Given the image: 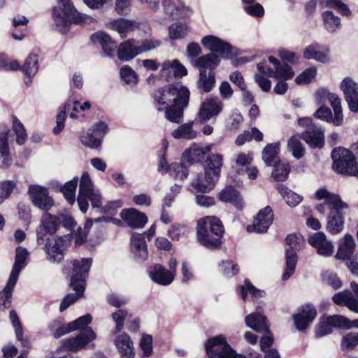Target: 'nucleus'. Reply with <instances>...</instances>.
<instances>
[{
    "mask_svg": "<svg viewBox=\"0 0 358 358\" xmlns=\"http://www.w3.org/2000/svg\"><path fill=\"white\" fill-rule=\"evenodd\" d=\"M219 267L222 274L227 278L233 277L239 271L238 265L231 260L222 261Z\"/></svg>",
    "mask_w": 358,
    "mask_h": 358,
    "instance_id": "nucleus-63",
    "label": "nucleus"
},
{
    "mask_svg": "<svg viewBox=\"0 0 358 358\" xmlns=\"http://www.w3.org/2000/svg\"><path fill=\"white\" fill-rule=\"evenodd\" d=\"M117 55L120 61H129L140 55L136 40L129 39L117 46Z\"/></svg>",
    "mask_w": 358,
    "mask_h": 358,
    "instance_id": "nucleus-27",
    "label": "nucleus"
},
{
    "mask_svg": "<svg viewBox=\"0 0 358 358\" xmlns=\"http://www.w3.org/2000/svg\"><path fill=\"white\" fill-rule=\"evenodd\" d=\"M302 138L310 147L320 148L324 143V131L321 128L312 126L303 134Z\"/></svg>",
    "mask_w": 358,
    "mask_h": 358,
    "instance_id": "nucleus-33",
    "label": "nucleus"
},
{
    "mask_svg": "<svg viewBox=\"0 0 358 358\" xmlns=\"http://www.w3.org/2000/svg\"><path fill=\"white\" fill-rule=\"evenodd\" d=\"M16 284L14 281L13 283L10 284V279H8L6 286L0 292V307L3 308H9L11 303V296L13 289Z\"/></svg>",
    "mask_w": 358,
    "mask_h": 358,
    "instance_id": "nucleus-57",
    "label": "nucleus"
},
{
    "mask_svg": "<svg viewBox=\"0 0 358 358\" xmlns=\"http://www.w3.org/2000/svg\"><path fill=\"white\" fill-rule=\"evenodd\" d=\"M130 246L136 261L143 262L148 258L147 245L142 234L134 233L131 237Z\"/></svg>",
    "mask_w": 358,
    "mask_h": 358,
    "instance_id": "nucleus-23",
    "label": "nucleus"
},
{
    "mask_svg": "<svg viewBox=\"0 0 358 358\" xmlns=\"http://www.w3.org/2000/svg\"><path fill=\"white\" fill-rule=\"evenodd\" d=\"M216 179L212 174L204 170V173H199L193 180L191 186L198 192H209L213 188Z\"/></svg>",
    "mask_w": 358,
    "mask_h": 358,
    "instance_id": "nucleus-32",
    "label": "nucleus"
},
{
    "mask_svg": "<svg viewBox=\"0 0 358 358\" xmlns=\"http://www.w3.org/2000/svg\"><path fill=\"white\" fill-rule=\"evenodd\" d=\"M140 55L143 52L153 51L159 48L162 42L156 38H146L137 41Z\"/></svg>",
    "mask_w": 358,
    "mask_h": 358,
    "instance_id": "nucleus-50",
    "label": "nucleus"
},
{
    "mask_svg": "<svg viewBox=\"0 0 358 358\" xmlns=\"http://www.w3.org/2000/svg\"><path fill=\"white\" fill-rule=\"evenodd\" d=\"M215 83V73L209 71L208 73L204 71H200L199 78L197 81V87L204 92H210Z\"/></svg>",
    "mask_w": 358,
    "mask_h": 358,
    "instance_id": "nucleus-44",
    "label": "nucleus"
},
{
    "mask_svg": "<svg viewBox=\"0 0 358 358\" xmlns=\"http://www.w3.org/2000/svg\"><path fill=\"white\" fill-rule=\"evenodd\" d=\"M10 319L15 329L17 339L22 343L24 346H27L29 342L23 338V329L20 320L14 310L10 312Z\"/></svg>",
    "mask_w": 358,
    "mask_h": 358,
    "instance_id": "nucleus-58",
    "label": "nucleus"
},
{
    "mask_svg": "<svg viewBox=\"0 0 358 358\" xmlns=\"http://www.w3.org/2000/svg\"><path fill=\"white\" fill-rule=\"evenodd\" d=\"M328 50L318 44H312L304 50L303 55L306 59H313L325 63L328 61Z\"/></svg>",
    "mask_w": 358,
    "mask_h": 358,
    "instance_id": "nucleus-37",
    "label": "nucleus"
},
{
    "mask_svg": "<svg viewBox=\"0 0 358 358\" xmlns=\"http://www.w3.org/2000/svg\"><path fill=\"white\" fill-rule=\"evenodd\" d=\"M241 297L243 300H246L248 294H250L252 298L257 299L262 297L264 292L255 288L251 283L245 280V285L241 287Z\"/></svg>",
    "mask_w": 358,
    "mask_h": 358,
    "instance_id": "nucleus-61",
    "label": "nucleus"
},
{
    "mask_svg": "<svg viewBox=\"0 0 358 358\" xmlns=\"http://www.w3.org/2000/svg\"><path fill=\"white\" fill-rule=\"evenodd\" d=\"M76 291V294H67L62 300L59 310L61 312L65 310L68 307H69L72 303L76 301L78 299L81 298L84 294L85 287H80L78 289H73Z\"/></svg>",
    "mask_w": 358,
    "mask_h": 358,
    "instance_id": "nucleus-60",
    "label": "nucleus"
},
{
    "mask_svg": "<svg viewBox=\"0 0 358 358\" xmlns=\"http://www.w3.org/2000/svg\"><path fill=\"white\" fill-rule=\"evenodd\" d=\"M162 6L165 14L174 18L186 17L190 13L189 9L181 3L179 0H163Z\"/></svg>",
    "mask_w": 358,
    "mask_h": 358,
    "instance_id": "nucleus-28",
    "label": "nucleus"
},
{
    "mask_svg": "<svg viewBox=\"0 0 358 358\" xmlns=\"http://www.w3.org/2000/svg\"><path fill=\"white\" fill-rule=\"evenodd\" d=\"M358 345V333L351 332L343 336L341 347L343 350H352Z\"/></svg>",
    "mask_w": 358,
    "mask_h": 358,
    "instance_id": "nucleus-64",
    "label": "nucleus"
},
{
    "mask_svg": "<svg viewBox=\"0 0 358 358\" xmlns=\"http://www.w3.org/2000/svg\"><path fill=\"white\" fill-rule=\"evenodd\" d=\"M268 61L273 65L274 69L267 67L264 62H262L257 64V69L260 73L268 77L282 80L289 79L294 76V72L287 64H280L278 60L273 56L268 57Z\"/></svg>",
    "mask_w": 358,
    "mask_h": 358,
    "instance_id": "nucleus-8",
    "label": "nucleus"
},
{
    "mask_svg": "<svg viewBox=\"0 0 358 358\" xmlns=\"http://www.w3.org/2000/svg\"><path fill=\"white\" fill-rule=\"evenodd\" d=\"M308 241L317 250V252L320 255L324 257L332 255L334 247L332 243L327 238L324 233L321 231L315 233L310 236Z\"/></svg>",
    "mask_w": 358,
    "mask_h": 358,
    "instance_id": "nucleus-20",
    "label": "nucleus"
},
{
    "mask_svg": "<svg viewBox=\"0 0 358 358\" xmlns=\"http://www.w3.org/2000/svg\"><path fill=\"white\" fill-rule=\"evenodd\" d=\"M222 166V156L218 154L210 156L206 160L205 171L212 174L213 177L217 178L220 173V169Z\"/></svg>",
    "mask_w": 358,
    "mask_h": 358,
    "instance_id": "nucleus-46",
    "label": "nucleus"
},
{
    "mask_svg": "<svg viewBox=\"0 0 358 358\" xmlns=\"http://www.w3.org/2000/svg\"><path fill=\"white\" fill-rule=\"evenodd\" d=\"M352 291L344 290L334 295L333 301L339 306H345L353 312L358 313V285L350 283Z\"/></svg>",
    "mask_w": 358,
    "mask_h": 358,
    "instance_id": "nucleus-12",
    "label": "nucleus"
},
{
    "mask_svg": "<svg viewBox=\"0 0 358 358\" xmlns=\"http://www.w3.org/2000/svg\"><path fill=\"white\" fill-rule=\"evenodd\" d=\"M315 196L318 200H324L322 203L317 204V210L324 214L329 210L327 229L332 234L341 233L344 228L345 217L342 213L343 209L348 208V205L343 202L340 196L329 192L325 188L316 191Z\"/></svg>",
    "mask_w": 358,
    "mask_h": 358,
    "instance_id": "nucleus-2",
    "label": "nucleus"
},
{
    "mask_svg": "<svg viewBox=\"0 0 358 358\" xmlns=\"http://www.w3.org/2000/svg\"><path fill=\"white\" fill-rule=\"evenodd\" d=\"M219 199L225 203H230L238 210L244 208L245 203L239 192L231 186H227L218 194Z\"/></svg>",
    "mask_w": 358,
    "mask_h": 358,
    "instance_id": "nucleus-30",
    "label": "nucleus"
},
{
    "mask_svg": "<svg viewBox=\"0 0 358 358\" xmlns=\"http://www.w3.org/2000/svg\"><path fill=\"white\" fill-rule=\"evenodd\" d=\"M96 337L95 332L91 328H87L76 337L65 339L62 345L69 351L76 352L83 348H93L94 344L90 343Z\"/></svg>",
    "mask_w": 358,
    "mask_h": 358,
    "instance_id": "nucleus-9",
    "label": "nucleus"
},
{
    "mask_svg": "<svg viewBox=\"0 0 358 358\" xmlns=\"http://www.w3.org/2000/svg\"><path fill=\"white\" fill-rule=\"evenodd\" d=\"M108 27L116 31L122 38L131 32L135 28V22L124 18L114 20L108 24Z\"/></svg>",
    "mask_w": 358,
    "mask_h": 358,
    "instance_id": "nucleus-39",
    "label": "nucleus"
},
{
    "mask_svg": "<svg viewBox=\"0 0 358 358\" xmlns=\"http://www.w3.org/2000/svg\"><path fill=\"white\" fill-rule=\"evenodd\" d=\"M317 315V311L312 305H306L301 307L299 313L293 316L296 327L299 331L307 329Z\"/></svg>",
    "mask_w": 358,
    "mask_h": 358,
    "instance_id": "nucleus-21",
    "label": "nucleus"
},
{
    "mask_svg": "<svg viewBox=\"0 0 358 358\" xmlns=\"http://www.w3.org/2000/svg\"><path fill=\"white\" fill-rule=\"evenodd\" d=\"M223 234V225L217 217L206 216L198 220L197 239L206 248H219Z\"/></svg>",
    "mask_w": 358,
    "mask_h": 358,
    "instance_id": "nucleus-3",
    "label": "nucleus"
},
{
    "mask_svg": "<svg viewBox=\"0 0 358 358\" xmlns=\"http://www.w3.org/2000/svg\"><path fill=\"white\" fill-rule=\"evenodd\" d=\"M10 129L5 124H0V166L8 168L12 164L8 143Z\"/></svg>",
    "mask_w": 358,
    "mask_h": 358,
    "instance_id": "nucleus-24",
    "label": "nucleus"
},
{
    "mask_svg": "<svg viewBox=\"0 0 358 358\" xmlns=\"http://www.w3.org/2000/svg\"><path fill=\"white\" fill-rule=\"evenodd\" d=\"M341 88L345 94L346 101L352 102V96L358 94V84L352 78L347 77L341 82Z\"/></svg>",
    "mask_w": 358,
    "mask_h": 358,
    "instance_id": "nucleus-48",
    "label": "nucleus"
},
{
    "mask_svg": "<svg viewBox=\"0 0 358 358\" xmlns=\"http://www.w3.org/2000/svg\"><path fill=\"white\" fill-rule=\"evenodd\" d=\"M29 194L34 205L42 210L48 211L54 205L48 189L44 187L38 185H30Z\"/></svg>",
    "mask_w": 358,
    "mask_h": 358,
    "instance_id": "nucleus-11",
    "label": "nucleus"
},
{
    "mask_svg": "<svg viewBox=\"0 0 358 358\" xmlns=\"http://www.w3.org/2000/svg\"><path fill=\"white\" fill-rule=\"evenodd\" d=\"M280 143L268 144L262 151V159L268 166H272L279 162Z\"/></svg>",
    "mask_w": 358,
    "mask_h": 358,
    "instance_id": "nucleus-40",
    "label": "nucleus"
},
{
    "mask_svg": "<svg viewBox=\"0 0 358 358\" xmlns=\"http://www.w3.org/2000/svg\"><path fill=\"white\" fill-rule=\"evenodd\" d=\"M300 138L299 135H294L288 141V149L297 159L303 157L305 151Z\"/></svg>",
    "mask_w": 358,
    "mask_h": 358,
    "instance_id": "nucleus-51",
    "label": "nucleus"
},
{
    "mask_svg": "<svg viewBox=\"0 0 358 358\" xmlns=\"http://www.w3.org/2000/svg\"><path fill=\"white\" fill-rule=\"evenodd\" d=\"M29 20L24 15H18L13 20V26L15 29L12 32V36L15 40L22 41L27 32V24Z\"/></svg>",
    "mask_w": 358,
    "mask_h": 358,
    "instance_id": "nucleus-43",
    "label": "nucleus"
},
{
    "mask_svg": "<svg viewBox=\"0 0 358 358\" xmlns=\"http://www.w3.org/2000/svg\"><path fill=\"white\" fill-rule=\"evenodd\" d=\"M273 220V214L270 206L262 209L257 214L254 222L247 227L248 232L264 233L267 231Z\"/></svg>",
    "mask_w": 358,
    "mask_h": 358,
    "instance_id": "nucleus-15",
    "label": "nucleus"
},
{
    "mask_svg": "<svg viewBox=\"0 0 358 358\" xmlns=\"http://www.w3.org/2000/svg\"><path fill=\"white\" fill-rule=\"evenodd\" d=\"M114 344L122 356L128 358H133L134 348L132 340L126 333H121L117 335L114 339Z\"/></svg>",
    "mask_w": 358,
    "mask_h": 358,
    "instance_id": "nucleus-31",
    "label": "nucleus"
},
{
    "mask_svg": "<svg viewBox=\"0 0 358 358\" xmlns=\"http://www.w3.org/2000/svg\"><path fill=\"white\" fill-rule=\"evenodd\" d=\"M301 239V237L296 234H289L286 237L285 241L289 248L287 249L285 252L286 267L282 276L283 280H288L294 273L297 262L296 250L298 249Z\"/></svg>",
    "mask_w": 358,
    "mask_h": 358,
    "instance_id": "nucleus-7",
    "label": "nucleus"
},
{
    "mask_svg": "<svg viewBox=\"0 0 358 358\" xmlns=\"http://www.w3.org/2000/svg\"><path fill=\"white\" fill-rule=\"evenodd\" d=\"M91 258H83L73 262V273L71 276V287L72 289L85 287V278L92 266Z\"/></svg>",
    "mask_w": 358,
    "mask_h": 358,
    "instance_id": "nucleus-10",
    "label": "nucleus"
},
{
    "mask_svg": "<svg viewBox=\"0 0 358 358\" xmlns=\"http://www.w3.org/2000/svg\"><path fill=\"white\" fill-rule=\"evenodd\" d=\"M220 61L217 55L209 53L199 57L195 61V65L199 69V71L202 70L206 71L207 69L213 71L218 66Z\"/></svg>",
    "mask_w": 358,
    "mask_h": 358,
    "instance_id": "nucleus-41",
    "label": "nucleus"
},
{
    "mask_svg": "<svg viewBox=\"0 0 358 358\" xmlns=\"http://www.w3.org/2000/svg\"><path fill=\"white\" fill-rule=\"evenodd\" d=\"M276 189L284 198L287 204L290 207L298 206L303 201V196L289 190L286 186L282 184L276 185Z\"/></svg>",
    "mask_w": 358,
    "mask_h": 358,
    "instance_id": "nucleus-42",
    "label": "nucleus"
},
{
    "mask_svg": "<svg viewBox=\"0 0 358 358\" xmlns=\"http://www.w3.org/2000/svg\"><path fill=\"white\" fill-rule=\"evenodd\" d=\"M335 317H341V315H335L320 320L315 327L316 338H321L331 334L333 327L341 328V325L337 324L338 322L334 320Z\"/></svg>",
    "mask_w": 358,
    "mask_h": 358,
    "instance_id": "nucleus-36",
    "label": "nucleus"
},
{
    "mask_svg": "<svg viewBox=\"0 0 358 358\" xmlns=\"http://www.w3.org/2000/svg\"><path fill=\"white\" fill-rule=\"evenodd\" d=\"M245 320L246 325L257 332L264 333L268 331V327L266 319L262 315L259 308H257L256 313L246 316Z\"/></svg>",
    "mask_w": 358,
    "mask_h": 358,
    "instance_id": "nucleus-34",
    "label": "nucleus"
},
{
    "mask_svg": "<svg viewBox=\"0 0 358 358\" xmlns=\"http://www.w3.org/2000/svg\"><path fill=\"white\" fill-rule=\"evenodd\" d=\"M12 128L16 134V143L21 145L27 139V134L22 123L15 116H12Z\"/></svg>",
    "mask_w": 358,
    "mask_h": 358,
    "instance_id": "nucleus-53",
    "label": "nucleus"
},
{
    "mask_svg": "<svg viewBox=\"0 0 358 358\" xmlns=\"http://www.w3.org/2000/svg\"><path fill=\"white\" fill-rule=\"evenodd\" d=\"M206 351L210 358H234L236 353L222 335L209 338L206 343Z\"/></svg>",
    "mask_w": 358,
    "mask_h": 358,
    "instance_id": "nucleus-6",
    "label": "nucleus"
},
{
    "mask_svg": "<svg viewBox=\"0 0 358 358\" xmlns=\"http://www.w3.org/2000/svg\"><path fill=\"white\" fill-rule=\"evenodd\" d=\"M58 3L62 8L59 9L55 8L52 15L60 31H66L68 22L83 24L90 20V18L86 15L77 12L70 0H58Z\"/></svg>",
    "mask_w": 358,
    "mask_h": 358,
    "instance_id": "nucleus-4",
    "label": "nucleus"
},
{
    "mask_svg": "<svg viewBox=\"0 0 358 358\" xmlns=\"http://www.w3.org/2000/svg\"><path fill=\"white\" fill-rule=\"evenodd\" d=\"M120 217L131 228H142L148 222L145 213L132 208L122 210Z\"/></svg>",
    "mask_w": 358,
    "mask_h": 358,
    "instance_id": "nucleus-22",
    "label": "nucleus"
},
{
    "mask_svg": "<svg viewBox=\"0 0 358 358\" xmlns=\"http://www.w3.org/2000/svg\"><path fill=\"white\" fill-rule=\"evenodd\" d=\"M94 191L89 173L84 172L80 180L79 194L77 199L79 208L83 213H85L88 209V196Z\"/></svg>",
    "mask_w": 358,
    "mask_h": 358,
    "instance_id": "nucleus-16",
    "label": "nucleus"
},
{
    "mask_svg": "<svg viewBox=\"0 0 358 358\" xmlns=\"http://www.w3.org/2000/svg\"><path fill=\"white\" fill-rule=\"evenodd\" d=\"M90 39L92 43L99 45L108 57L114 56L117 44L108 34L103 31H97L91 36Z\"/></svg>",
    "mask_w": 358,
    "mask_h": 358,
    "instance_id": "nucleus-25",
    "label": "nucleus"
},
{
    "mask_svg": "<svg viewBox=\"0 0 358 358\" xmlns=\"http://www.w3.org/2000/svg\"><path fill=\"white\" fill-rule=\"evenodd\" d=\"M27 256L28 252L27 249L22 247L17 248L15 263L9 277V279H10V284L13 283L14 281L17 282L20 271L27 264L26 259Z\"/></svg>",
    "mask_w": 358,
    "mask_h": 358,
    "instance_id": "nucleus-35",
    "label": "nucleus"
},
{
    "mask_svg": "<svg viewBox=\"0 0 358 358\" xmlns=\"http://www.w3.org/2000/svg\"><path fill=\"white\" fill-rule=\"evenodd\" d=\"M212 146V145H208L201 147L198 144L194 143L189 149L184 152L182 159L189 164L199 162L203 159L204 155L211 150Z\"/></svg>",
    "mask_w": 358,
    "mask_h": 358,
    "instance_id": "nucleus-29",
    "label": "nucleus"
},
{
    "mask_svg": "<svg viewBox=\"0 0 358 358\" xmlns=\"http://www.w3.org/2000/svg\"><path fill=\"white\" fill-rule=\"evenodd\" d=\"M355 248V240L351 235L346 234L340 243L336 257L343 260L349 259L353 255Z\"/></svg>",
    "mask_w": 358,
    "mask_h": 358,
    "instance_id": "nucleus-38",
    "label": "nucleus"
},
{
    "mask_svg": "<svg viewBox=\"0 0 358 358\" xmlns=\"http://www.w3.org/2000/svg\"><path fill=\"white\" fill-rule=\"evenodd\" d=\"M187 69L178 59L165 60L161 64L160 75L166 80L169 78H182L187 75Z\"/></svg>",
    "mask_w": 358,
    "mask_h": 358,
    "instance_id": "nucleus-17",
    "label": "nucleus"
},
{
    "mask_svg": "<svg viewBox=\"0 0 358 358\" xmlns=\"http://www.w3.org/2000/svg\"><path fill=\"white\" fill-rule=\"evenodd\" d=\"M149 275L155 282L160 285L166 286L173 282L175 272L169 271L163 266L156 264L150 268Z\"/></svg>",
    "mask_w": 358,
    "mask_h": 358,
    "instance_id": "nucleus-26",
    "label": "nucleus"
},
{
    "mask_svg": "<svg viewBox=\"0 0 358 358\" xmlns=\"http://www.w3.org/2000/svg\"><path fill=\"white\" fill-rule=\"evenodd\" d=\"M38 56L35 54H31L27 58L24 62V64L22 66V72L29 78V80H25V83L27 85L31 83L29 78L34 76L36 72L38 71Z\"/></svg>",
    "mask_w": 358,
    "mask_h": 358,
    "instance_id": "nucleus-47",
    "label": "nucleus"
},
{
    "mask_svg": "<svg viewBox=\"0 0 358 358\" xmlns=\"http://www.w3.org/2000/svg\"><path fill=\"white\" fill-rule=\"evenodd\" d=\"M80 140L84 145L90 148H97L101 145V138L90 129L81 136Z\"/></svg>",
    "mask_w": 358,
    "mask_h": 358,
    "instance_id": "nucleus-59",
    "label": "nucleus"
},
{
    "mask_svg": "<svg viewBox=\"0 0 358 358\" xmlns=\"http://www.w3.org/2000/svg\"><path fill=\"white\" fill-rule=\"evenodd\" d=\"M194 122L183 124L173 131L172 136L176 139L192 140L196 137L197 132L193 129Z\"/></svg>",
    "mask_w": 358,
    "mask_h": 358,
    "instance_id": "nucleus-45",
    "label": "nucleus"
},
{
    "mask_svg": "<svg viewBox=\"0 0 358 358\" xmlns=\"http://www.w3.org/2000/svg\"><path fill=\"white\" fill-rule=\"evenodd\" d=\"M58 216L50 213H44L41 219V224L36 229L37 243L43 244L48 234H53L59 228Z\"/></svg>",
    "mask_w": 358,
    "mask_h": 358,
    "instance_id": "nucleus-13",
    "label": "nucleus"
},
{
    "mask_svg": "<svg viewBox=\"0 0 358 358\" xmlns=\"http://www.w3.org/2000/svg\"><path fill=\"white\" fill-rule=\"evenodd\" d=\"M169 174L175 179L184 180L188 176L187 167L181 163H172L169 166Z\"/></svg>",
    "mask_w": 358,
    "mask_h": 358,
    "instance_id": "nucleus-62",
    "label": "nucleus"
},
{
    "mask_svg": "<svg viewBox=\"0 0 358 358\" xmlns=\"http://www.w3.org/2000/svg\"><path fill=\"white\" fill-rule=\"evenodd\" d=\"M201 43L208 50L217 52L223 57L228 58L233 55L232 47L216 36L212 35L204 36L201 39Z\"/></svg>",
    "mask_w": 358,
    "mask_h": 358,
    "instance_id": "nucleus-18",
    "label": "nucleus"
},
{
    "mask_svg": "<svg viewBox=\"0 0 358 358\" xmlns=\"http://www.w3.org/2000/svg\"><path fill=\"white\" fill-rule=\"evenodd\" d=\"M190 92L180 83H174L157 90L154 94V106L157 111L164 112L170 122H182L184 110L188 106Z\"/></svg>",
    "mask_w": 358,
    "mask_h": 358,
    "instance_id": "nucleus-1",
    "label": "nucleus"
},
{
    "mask_svg": "<svg viewBox=\"0 0 358 358\" xmlns=\"http://www.w3.org/2000/svg\"><path fill=\"white\" fill-rule=\"evenodd\" d=\"M78 178L75 177L71 180L67 182L62 189L64 196L69 204L75 202L76 190L78 186Z\"/></svg>",
    "mask_w": 358,
    "mask_h": 358,
    "instance_id": "nucleus-54",
    "label": "nucleus"
},
{
    "mask_svg": "<svg viewBox=\"0 0 358 358\" xmlns=\"http://www.w3.org/2000/svg\"><path fill=\"white\" fill-rule=\"evenodd\" d=\"M69 244V238L65 237L57 238L54 243H48L44 249L48 259L51 262H60L64 259V250Z\"/></svg>",
    "mask_w": 358,
    "mask_h": 358,
    "instance_id": "nucleus-19",
    "label": "nucleus"
},
{
    "mask_svg": "<svg viewBox=\"0 0 358 358\" xmlns=\"http://www.w3.org/2000/svg\"><path fill=\"white\" fill-rule=\"evenodd\" d=\"M320 3L326 8H331L336 10L343 15L349 16L351 11L348 6L341 0H320Z\"/></svg>",
    "mask_w": 358,
    "mask_h": 358,
    "instance_id": "nucleus-56",
    "label": "nucleus"
},
{
    "mask_svg": "<svg viewBox=\"0 0 358 358\" xmlns=\"http://www.w3.org/2000/svg\"><path fill=\"white\" fill-rule=\"evenodd\" d=\"M333 169L341 174L356 176L358 174V163L352 153L343 148H334L331 152Z\"/></svg>",
    "mask_w": 358,
    "mask_h": 358,
    "instance_id": "nucleus-5",
    "label": "nucleus"
},
{
    "mask_svg": "<svg viewBox=\"0 0 358 358\" xmlns=\"http://www.w3.org/2000/svg\"><path fill=\"white\" fill-rule=\"evenodd\" d=\"M272 172V177L277 181H284L289 176L290 168L288 164L280 162V161L275 164Z\"/></svg>",
    "mask_w": 358,
    "mask_h": 358,
    "instance_id": "nucleus-55",
    "label": "nucleus"
},
{
    "mask_svg": "<svg viewBox=\"0 0 358 358\" xmlns=\"http://www.w3.org/2000/svg\"><path fill=\"white\" fill-rule=\"evenodd\" d=\"M322 18L325 29L329 32H335L341 28V24L340 18L334 15L331 11L324 12Z\"/></svg>",
    "mask_w": 358,
    "mask_h": 358,
    "instance_id": "nucleus-49",
    "label": "nucleus"
},
{
    "mask_svg": "<svg viewBox=\"0 0 358 358\" xmlns=\"http://www.w3.org/2000/svg\"><path fill=\"white\" fill-rule=\"evenodd\" d=\"M223 107V102L218 97L207 98L201 104L198 117L201 122H207L218 115Z\"/></svg>",
    "mask_w": 358,
    "mask_h": 358,
    "instance_id": "nucleus-14",
    "label": "nucleus"
},
{
    "mask_svg": "<svg viewBox=\"0 0 358 358\" xmlns=\"http://www.w3.org/2000/svg\"><path fill=\"white\" fill-rule=\"evenodd\" d=\"M188 31V27L185 23L176 22L169 27V35L171 40L182 38L187 35Z\"/></svg>",
    "mask_w": 358,
    "mask_h": 358,
    "instance_id": "nucleus-52",
    "label": "nucleus"
}]
</instances>
